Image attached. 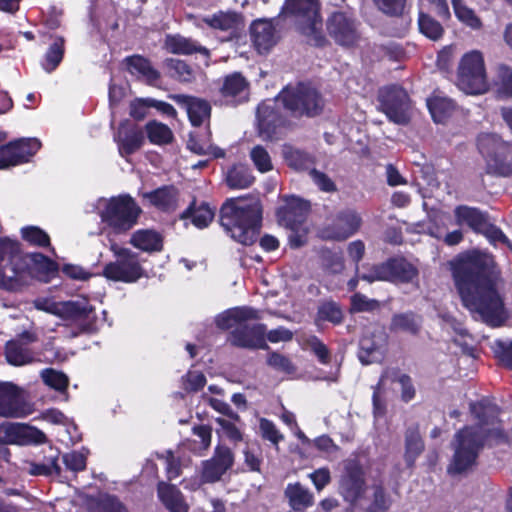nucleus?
<instances>
[{"label":"nucleus","instance_id":"nucleus-1","mask_svg":"<svg viewBox=\"0 0 512 512\" xmlns=\"http://www.w3.org/2000/svg\"><path fill=\"white\" fill-rule=\"evenodd\" d=\"M450 271L461 304L471 317L491 328L504 326L509 312L498 289L502 270L496 257L472 248L450 261Z\"/></svg>","mask_w":512,"mask_h":512},{"label":"nucleus","instance_id":"nucleus-2","mask_svg":"<svg viewBox=\"0 0 512 512\" xmlns=\"http://www.w3.org/2000/svg\"><path fill=\"white\" fill-rule=\"evenodd\" d=\"M325 108L322 93L311 83L298 82L284 86L273 100L262 101L257 106V131L262 140L277 142L288 130L293 129V118H315Z\"/></svg>","mask_w":512,"mask_h":512},{"label":"nucleus","instance_id":"nucleus-3","mask_svg":"<svg viewBox=\"0 0 512 512\" xmlns=\"http://www.w3.org/2000/svg\"><path fill=\"white\" fill-rule=\"evenodd\" d=\"M501 412L493 397L482 396L470 401L469 413L474 424L465 425L454 434V454L447 468L449 474H462L475 466L481 451L490 446V441L506 440Z\"/></svg>","mask_w":512,"mask_h":512},{"label":"nucleus","instance_id":"nucleus-4","mask_svg":"<svg viewBox=\"0 0 512 512\" xmlns=\"http://www.w3.org/2000/svg\"><path fill=\"white\" fill-rule=\"evenodd\" d=\"M263 206L259 198H228L221 205L219 222L236 242L253 245L261 232Z\"/></svg>","mask_w":512,"mask_h":512},{"label":"nucleus","instance_id":"nucleus-5","mask_svg":"<svg viewBox=\"0 0 512 512\" xmlns=\"http://www.w3.org/2000/svg\"><path fill=\"white\" fill-rule=\"evenodd\" d=\"M477 149L485 162V173L496 178H512V142L496 133L477 137Z\"/></svg>","mask_w":512,"mask_h":512},{"label":"nucleus","instance_id":"nucleus-6","mask_svg":"<svg viewBox=\"0 0 512 512\" xmlns=\"http://www.w3.org/2000/svg\"><path fill=\"white\" fill-rule=\"evenodd\" d=\"M142 208L128 193L110 197L105 203L99 216L101 222L115 234H125L139 221Z\"/></svg>","mask_w":512,"mask_h":512},{"label":"nucleus","instance_id":"nucleus-7","mask_svg":"<svg viewBox=\"0 0 512 512\" xmlns=\"http://www.w3.org/2000/svg\"><path fill=\"white\" fill-rule=\"evenodd\" d=\"M286 13L295 18L301 34L309 37L317 47H323L327 40L322 32V18L316 0H286Z\"/></svg>","mask_w":512,"mask_h":512},{"label":"nucleus","instance_id":"nucleus-8","mask_svg":"<svg viewBox=\"0 0 512 512\" xmlns=\"http://www.w3.org/2000/svg\"><path fill=\"white\" fill-rule=\"evenodd\" d=\"M418 268L404 256L389 257L386 261L373 264L368 272L359 276L361 280L373 283L376 281L394 284H409L418 279Z\"/></svg>","mask_w":512,"mask_h":512},{"label":"nucleus","instance_id":"nucleus-9","mask_svg":"<svg viewBox=\"0 0 512 512\" xmlns=\"http://www.w3.org/2000/svg\"><path fill=\"white\" fill-rule=\"evenodd\" d=\"M116 260L107 263L102 275L115 282L134 283L145 275V270L139 261V255L128 248L111 247Z\"/></svg>","mask_w":512,"mask_h":512},{"label":"nucleus","instance_id":"nucleus-10","mask_svg":"<svg viewBox=\"0 0 512 512\" xmlns=\"http://www.w3.org/2000/svg\"><path fill=\"white\" fill-rule=\"evenodd\" d=\"M379 110L390 122L407 125L410 122L411 100L407 91L399 84H389L379 88L377 94Z\"/></svg>","mask_w":512,"mask_h":512},{"label":"nucleus","instance_id":"nucleus-11","mask_svg":"<svg viewBox=\"0 0 512 512\" xmlns=\"http://www.w3.org/2000/svg\"><path fill=\"white\" fill-rule=\"evenodd\" d=\"M21 243L8 236L0 237V288L8 291L17 290V275L23 264Z\"/></svg>","mask_w":512,"mask_h":512},{"label":"nucleus","instance_id":"nucleus-12","mask_svg":"<svg viewBox=\"0 0 512 512\" xmlns=\"http://www.w3.org/2000/svg\"><path fill=\"white\" fill-rule=\"evenodd\" d=\"M362 224L360 213L355 209L345 208L327 218V222L319 230V235L324 240L345 241L358 233Z\"/></svg>","mask_w":512,"mask_h":512},{"label":"nucleus","instance_id":"nucleus-13","mask_svg":"<svg viewBox=\"0 0 512 512\" xmlns=\"http://www.w3.org/2000/svg\"><path fill=\"white\" fill-rule=\"evenodd\" d=\"M22 261L23 264L17 275V290L35 276L44 282H49L59 272L58 263L40 252L24 253Z\"/></svg>","mask_w":512,"mask_h":512},{"label":"nucleus","instance_id":"nucleus-14","mask_svg":"<svg viewBox=\"0 0 512 512\" xmlns=\"http://www.w3.org/2000/svg\"><path fill=\"white\" fill-rule=\"evenodd\" d=\"M338 489L344 501L352 506L363 497L366 490L365 471L358 459H348L344 462Z\"/></svg>","mask_w":512,"mask_h":512},{"label":"nucleus","instance_id":"nucleus-15","mask_svg":"<svg viewBox=\"0 0 512 512\" xmlns=\"http://www.w3.org/2000/svg\"><path fill=\"white\" fill-rule=\"evenodd\" d=\"M41 146L37 138H18L0 145V170L30 162Z\"/></svg>","mask_w":512,"mask_h":512},{"label":"nucleus","instance_id":"nucleus-16","mask_svg":"<svg viewBox=\"0 0 512 512\" xmlns=\"http://www.w3.org/2000/svg\"><path fill=\"white\" fill-rule=\"evenodd\" d=\"M59 318L80 323V329L84 333H95L98 330V317L95 307L87 298L60 302Z\"/></svg>","mask_w":512,"mask_h":512},{"label":"nucleus","instance_id":"nucleus-17","mask_svg":"<svg viewBox=\"0 0 512 512\" xmlns=\"http://www.w3.org/2000/svg\"><path fill=\"white\" fill-rule=\"evenodd\" d=\"M235 462V455L231 448L218 444L214 448L211 458L204 460L201 465L200 479L202 483L212 484L220 481Z\"/></svg>","mask_w":512,"mask_h":512},{"label":"nucleus","instance_id":"nucleus-18","mask_svg":"<svg viewBox=\"0 0 512 512\" xmlns=\"http://www.w3.org/2000/svg\"><path fill=\"white\" fill-rule=\"evenodd\" d=\"M265 334V324L250 325L248 322H241L230 331L227 342L237 348L269 350L270 347L266 343Z\"/></svg>","mask_w":512,"mask_h":512},{"label":"nucleus","instance_id":"nucleus-19","mask_svg":"<svg viewBox=\"0 0 512 512\" xmlns=\"http://www.w3.org/2000/svg\"><path fill=\"white\" fill-rule=\"evenodd\" d=\"M310 210L309 201L294 195L286 196L284 204L276 210V218L279 225L290 231H297L304 226Z\"/></svg>","mask_w":512,"mask_h":512},{"label":"nucleus","instance_id":"nucleus-20","mask_svg":"<svg viewBox=\"0 0 512 512\" xmlns=\"http://www.w3.org/2000/svg\"><path fill=\"white\" fill-rule=\"evenodd\" d=\"M326 28L329 36L339 45L352 46L359 39L356 20L346 12H333L327 19Z\"/></svg>","mask_w":512,"mask_h":512},{"label":"nucleus","instance_id":"nucleus-21","mask_svg":"<svg viewBox=\"0 0 512 512\" xmlns=\"http://www.w3.org/2000/svg\"><path fill=\"white\" fill-rule=\"evenodd\" d=\"M114 141L117 144L120 156L127 158L143 147L145 143L144 131L141 127L126 119L119 123Z\"/></svg>","mask_w":512,"mask_h":512},{"label":"nucleus","instance_id":"nucleus-22","mask_svg":"<svg viewBox=\"0 0 512 512\" xmlns=\"http://www.w3.org/2000/svg\"><path fill=\"white\" fill-rule=\"evenodd\" d=\"M23 390L13 382L0 381V416L6 418L23 417L25 410Z\"/></svg>","mask_w":512,"mask_h":512},{"label":"nucleus","instance_id":"nucleus-23","mask_svg":"<svg viewBox=\"0 0 512 512\" xmlns=\"http://www.w3.org/2000/svg\"><path fill=\"white\" fill-rule=\"evenodd\" d=\"M456 85L466 94H484L489 89L485 66H458Z\"/></svg>","mask_w":512,"mask_h":512},{"label":"nucleus","instance_id":"nucleus-24","mask_svg":"<svg viewBox=\"0 0 512 512\" xmlns=\"http://www.w3.org/2000/svg\"><path fill=\"white\" fill-rule=\"evenodd\" d=\"M35 334L24 331L18 339L10 340L5 345V358L10 365L24 366L35 361L33 351L27 346L36 341Z\"/></svg>","mask_w":512,"mask_h":512},{"label":"nucleus","instance_id":"nucleus-25","mask_svg":"<svg viewBox=\"0 0 512 512\" xmlns=\"http://www.w3.org/2000/svg\"><path fill=\"white\" fill-rule=\"evenodd\" d=\"M171 98L186 109L192 126L200 127L210 121L212 107L206 99L181 94L172 95Z\"/></svg>","mask_w":512,"mask_h":512},{"label":"nucleus","instance_id":"nucleus-26","mask_svg":"<svg viewBox=\"0 0 512 512\" xmlns=\"http://www.w3.org/2000/svg\"><path fill=\"white\" fill-rule=\"evenodd\" d=\"M141 196L148 200L150 206L163 213L174 212L178 206L179 191L174 185H163L143 192Z\"/></svg>","mask_w":512,"mask_h":512},{"label":"nucleus","instance_id":"nucleus-27","mask_svg":"<svg viewBox=\"0 0 512 512\" xmlns=\"http://www.w3.org/2000/svg\"><path fill=\"white\" fill-rule=\"evenodd\" d=\"M3 433L9 444H42L47 441L44 432L27 424L10 423L3 427Z\"/></svg>","mask_w":512,"mask_h":512},{"label":"nucleus","instance_id":"nucleus-28","mask_svg":"<svg viewBox=\"0 0 512 512\" xmlns=\"http://www.w3.org/2000/svg\"><path fill=\"white\" fill-rule=\"evenodd\" d=\"M259 311L250 306H236L218 314L215 318L216 327L227 331L237 327L238 323L259 320Z\"/></svg>","mask_w":512,"mask_h":512},{"label":"nucleus","instance_id":"nucleus-29","mask_svg":"<svg viewBox=\"0 0 512 512\" xmlns=\"http://www.w3.org/2000/svg\"><path fill=\"white\" fill-rule=\"evenodd\" d=\"M251 39L260 53L268 52L278 41L276 29L269 20H255L250 26Z\"/></svg>","mask_w":512,"mask_h":512},{"label":"nucleus","instance_id":"nucleus-30","mask_svg":"<svg viewBox=\"0 0 512 512\" xmlns=\"http://www.w3.org/2000/svg\"><path fill=\"white\" fill-rule=\"evenodd\" d=\"M456 223L467 226L476 234H480L490 220L489 213L478 207L459 205L454 209Z\"/></svg>","mask_w":512,"mask_h":512},{"label":"nucleus","instance_id":"nucleus-31","mask_svg":"<svg viewBox=\"0 0 512 512\" xmlns=\"http://www.w3.org/2000/svg\"><path fill=\"white\" fill-rule=\"evenodd\" d=\"M248 89V81L240 73H233L225 77L220 93L227 104L236 106L248 99Z\"/></svg>","mask_w":512,"mask_h":512},{"label":"nucleus","instance_id":"nucleus-32","mask_svg":"<svg viewBox=\"0 0 512 512\" xmlns=\"http://www.w3.org/2000/svg\"><path fill=\"white\" fill-rule=\"evenodd\" d=\"M164 48L172 53L178 55H192L202 54L206 58H209V50L199 44L197 41L186 38L180 34H168L164 40Z\"/></svg>","mask_w":512,"mask_h":512},{"label":"nucleus","instance_id":"nucleus-33","mask_svg":"<svg viewBox=\"0 0 512 512\" xmlns=\"http://www.w3.org/2000/svg\"><path fill=\"white\" fill-rule=\"evenodd\" d=\"M426 104L433 121L439 124H444L456 110V103L438 89L427 98Z\"/></svg>","mask_w":512,"mask_h":512},{"label":"nucleus","instance_id":"nucleus-34","mask_svg":"<svg viewBox=\"0 0 512 512\" xmlns=\"http://www.w3.org/2000/svg\"><path fill=\"white\" fill-rule=\"evenodd\" d=\"M423 327L422 315L409 310L395 313L391 317L389 330L391 332H402L411 336H418Z\"/></svg>","mask_w":512,"mask_h":512},{"label":"nucleus","instance_id":"nucleus-35","mask_svg":"<svg viewBox=\"0 0 512 512\" xmlns=\"http://www.w3.org/2000/svg\"><path fill=\"white\" fill-rule=\"evenodd\" d=\"M129 243L136 249L147 253L163 250V236L153 229H138L132 233Z\"/></svg>","mask_w":512,"mask_h":512},{"label":"nucleus","instance_id":"nucleus-36","mask_svg":"<svg viewBox=\"0 0 512 512\" xmlns=\"http://www.w3.org/2000/svg\"><path fill=\"white\" fill-rule=\"evenodd\" d=\"M157 494L158 498L169 512L189 511V507L181 491L175 485L160 482L157 485Z\"/></svg>","mask_w":512,"mask_h":512},{"label":"nucleus","instance_id":"nucleus-37","mask_svg":"<svg viewBox=\"0 0 512 512\" xmlns=\"http://www.w3.org/2000/svg\"><path fill=\"white\" fill-rule=\"evenodd\" d=\"M345 315L340 303L333 299H325L319 302L314 318L316 326L324 323H330L333 326L341 325L344 322Z\"/></svg>","mask_w":512,"mask_h":512},{"label":"nucleus","instance_id":"nucleus-38","mask_svg":"<svg viewBox=\"0 0 512 512\" xmlns=\"http://www.w3.org/2000/svg\"><path fill=\"white\" fill-rule=\"evenodd\" d=\"M214 215V210L208 205V203L202 202L197 206L196 198L194 197L189 206L180 214V219H190L195 227L203 229L208 227L212 222Z\"/></svg>","mask_w":512,"mask_h":512},{"label":"nucleus","instance_id":"nucleus-39","mask_svg":"<svg viewBox=\"0 0 512 512\" xmlns=\"http://www.w3.org/2000/svg\"><path fill=\"white\" fill-rule=\"evenodd\" d=\"M285 496L290 507L297 512H303L314 504L313 494L299 482L289 483L285 489Z\"/></svg>","mask_w":512,"mask_h":512},{"label":"nucleus","instance_id":"nucleus-40","mask_svg":"<svg viewBox=\"0 0 512 512\" xmlns=\"http://www.w3.org/2000/svg\"><path fill=\"white\" fill-rule=\"evenodd\" d=\"M225 181L230 189H246L255 181L251 169L244 164H234L226 173Z\"/></svg>","mask_w":512,"mask_h":512},{"label":"nucleus","instance_id":"nucleus-41","mask_svg":"<svg viewBox=\"0 0 512 512\" xmlns=\"http://www.w3.org/2000/svg\"><path fill=\"white\" fill-rule=\"evenodd\" d=\"M424 450V442L420 435L418 426L409 427L405 432V453L404 459L408 467L414 465L417 457Z\"/></svg>","mask_w":512,"mask_h":512},{"label":"nucleus","instance_id":"nucleus-42","mask_svg":"<svg viewBox=\"0 0 512 512\" xmlns=\"http://www.w3.org/2000/svg\"><path fill=\"white\" fill-rule=\"evenodd\" d=\"M203 21L213 29L228 31L239 27L242 16L234 11H219L212 16L205 17Z\"/></svg>","mask_w":512,"mask_h":512},{"label":"nucleus","instance_id":"nucleus-43","mask_svg":"<svg viewBox=\"0 0 512 512\" xmlns=\"http://www.w3.org/2000/svg\"><path fill=\"white\" fill-rule=\"evenodd\" d=\"M145 132L149 142L154 145L163 146L171 144L174 140L173 132L169 126L156 120L146 123Z\"/></svg>","mask_w":512,"mask_h":512},{"label":"nucleus","instance_id":"nucleus-44","mask_svg":"<svg viewBox=\"0 0 512 512\" xmlns=\"http://www.w3.org/2000/svg\"><path fill=\"white\" fill-rule=\"evenodd\" d=\"M90 512H129L118 496L109 493L99 495L89 502Z\"/></svg>","mask_w":512,"mask_h":512},{"label":"nucleus","instance_id":"nucleus-45","mask_svg":"<svg viewBox=\"0 0 512 512\" xmlns=\"http://www.w3.org/2000/svg\"><path fill=\"white\" fill-rule=\"evenodd\" d=\"M21 239L29 246L38 248H54L51 245V238L49 234L35 225H27L20 229Z\"/></svg>","mask_w":512,"mask_h":512},{"label":"nucleus","instance_id":"nucleus-46","mask_svg":"<svg viewBox=\"0 0 512 512\" xmlns=\"http://www.w3.org/2000/svg\"><path fill=\"white\" fill-rule=\"evenodd\" d=\"M284 159L287 165L296 171L308 170L315 163L310 153L291 146L284 150Z\"/></svg>","mask_w":512,"mask_h":512},{"label":"nucleus","instance_id":"nucleus-47","mask_svg":"<svg viewBox=\"0 0 512 512\" xmlns=\"http://www.w3.org/2000/svg\"><path fill=\"white\" fill-rule=\"evenodd\" d=\"M418 27L419 31L432 41L440 40L445 32L439 21L421 10L418 13Z\"/></svg>","mask_w":512,"mask_h":512},{"label":"nucleus","instance_id":"nucleus-48","mask_svg":"<svg viewBox=\"0 0 512 512\" xmlns=\"http://www.w3.org/2000/svg\"><path fill=\"white\" fill-rule=\"evenodd\" d=\"M451 2L455 16L460 22L473 30H479L482 28L483 23L480 17L476 15L473 9L465 5L463 0H452Z\"/></svg>","mask_w":512,"mask_h":512},{"label":"nucleus","instance_id":"nucleus-49","mask_svg":"<svg viewBox=\"0 0 512 512\" xmlns=\"http://www.w3.org/2000/svg\"><path fill=\"white\" fill-rule=\"evenodd\" d=\"M374 53L378 56L380 61L405 62L408 60L406 50L402 45L395 42L376 45L374 47Z\"/></svg>","mask_w":512,"mask_h":512},{"label":"nucleus","instance_id":"nucleus-50","mask_svg":"<svg viewBox=\"0 0 512 512\" xmlns=\"http://www.w3.org/2000/svg\"><path fill=\"white\" fill-rule=\"evenodd\" d=\"M372 490V500L367 507L366 512H387L392 505V499L383 484H374L372 486Z\"/></svg>","mask_w":512,"mask_h":512},{"label":"nucleus","instance_id":"nucleus-51","mask_svg":"<svg viewBox=\"0 0 512 512\" xmlns=\"http://www.w3.org/2000/svg\"><path fill=\"white\" fill-rule=\"evenodd\" d=\"M43 382L50 388L64 392L69 386V379L67 375L61 371L53 368H46L41 372Z\"/></svg>","mask_w":512,"mask_h":512},{"label":"nucleus","instance_id":"nucleus-52","mask_svg":"<svg viewBox=\"0 0 512 512\" xmlns=\"http://www.w3.org/2000/svg\"><path fill=\"white\" fill-rule=\"evenodd\" d=\"M492 349L499 364L508 370H512V339L509 341L495 340Z\"/></svg>","mask_w":512,"mask_h":512},{"label":"nucleus","instance_id":"nucleus-53","mask_svg":"<svg viewBox=\"0 0 512 512\" xmlns=\"http://www.w3.org/2000/svg\"><path fill=\"white\" fill-rule=\"evenodd\" d=\"M350 311L352 313L373 312L379 310L381 303L377 299H370L362 293H355L350 298Z\"/></svg>","mask_w":512,"mask_h":512},{"label":"nucleus","instance_id":"nucleus-54","mask_svg":"<svg viewBox=\"0 0 512 512\" xmlns=\"http://www.w3.org/2000/svg\"><path fill=\"white\" fill-rule=\"evenodd\" d=\"M266 363L274 370L285 374H293L296 371V367L291 359L276 351L268 353Z\"/></svg>","mask_w":512,"mask_h":512},{"label":"nucleus","instance_id":"nucleus-55","mask_svg":"<svg viewBox=\"0 0 512 512\" xmlns=\"http://www.w3.org/2000/svg\"><path fill=\"white\" fill-rule=\"evenodd\" d=\"M480 235H483L491 245L496 246L497 243H501L505 245L510 251H512V242L505 235L502 229L492 223L490 220Z\"/></svg>","mask_w":512,"mask_h":512},{"label":"nucleus","instance_id":"nucleus-56","mask_svg":"<svg viewBox=\"0 0 512 512\" xmlns=\"http://www.w3.org/2000/svg\"><path fill=\"white\" fill-rule=\"evenodd\" d=\"M386 377H387V371H385L380 376L377 384L372 387L373 388L372 405H373V414L375 417H383L387 411L386 401L381 396V393L383 392V389H384Z\"/></svg>","mask_w":512,"mask_h":512},{"label":"nucleus","instance_id":"nucleus-57","mask_svg":"<svg viewBox=\"0 0 512 512\" xmlns=\"http://www.w3.org/2000/svg\"><path fill=\"white\" fill-rule=\"evenodd\" d=\"M321 259L324 269L332 274L341 273L345 267L341 252L322 250Z\"/></svg>","mask_w":512,"mask_h":512},{"label":"nucleus","instance_id":"nucleus-58","mask_svg":"<svg viewBox=\"0 0 512 512\" xmlns=\"http://www.w3.org/2000/svg\"><path fill=\"white\" fill-rule=\"evenodd\" d=\"M250 158L261 173L269 172L273 169V164L268 151L261 145H256L250 152Z\"/></svg>","mask_w":512,"mask_h":512},{"label":"nucleus","instance_id":"nucleus-59","mask_svg":"<svg viewBox=\"0 0 512 512\" xmlns=\"http://www.w3.org/2000/svg\"><path fill=\"white\" fill-rule=\"evenodd\" d=\"M130 74L143 80L146 84L157 86L160 80V73L154 66H126Z\"/></svg>","mask_w":512,"mask_h":512},{"label":"nucleus","instance_id":"nucleus-60","mask_svg":"<svg viewBox=\"0 0 512 512\" xmlns=\"http://www.w3.org/2000/svg\"><path fill=\"white\" fill-rule=\"evenodd\" d=\"M259 428L262 438L270 441L275 446H278V444L284 439L283 434L280 433L273 421L267 418L260 419Z\"/></svg>","mask_w":512,"mask_h":512},{"label":"nucleus","instance_id":"nucleus-61","mask_svg":"<svg viewBox=\"0 0 512 512\" xmlns=\"http://www.w3.org/2000/svg\"><path fill=\"white\" fill-rule=\"evenodd\" d=\"M499 76L501 81L497 89L498 97L512 100V69L509 66H500Z\"/></svg>","mask_w":512,"mask_h":512},{"label":"nucleus","instance_id":"nucleus-62","mask_svg":"<svg viewBox=\"0 0 512 512\" xmlns=\"http://www.w3.org/2000/svg\"><path fill=\"white\" fill-rule=\"evenodd\" d=\"M309 175L321 191L326 193H333L337 191L336 184L326 173L319 171L316 168H312L309 171Z\"/></svg>","mask_w":512,"mask_h":512},{"label":"nucleus","instance_id":"nucleus-63","mask_svg":"<svg viewBox=\"0 0 512 512\" xmlns=\"http://www.w3.org/2000/svg\"><path fill=\"white\" fill-rule=\"evenodd\" d=\"M63 463L66 468L73 472H80L86 469L87 459L86 456L78 451L65 453L62 457Z\"/></svg>","mask_w":512,"mask_h":512},{"label":"nucleus","instance_id":"nucleus-64","mask_svg":"<svg viewBox=\"0 0 512 512\" xmlns=\"http://www.w3.org/2000/svg\"><path fill=\"white\" fill-rule=\"evenodd\" d=\"M151 98H136L130 102L129 115L135 121H142L146 118L149 112Z\"/></svg>","mask_w":512,"mask_h":512}]
</instances>
